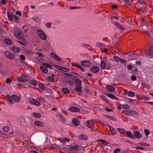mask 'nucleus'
<instances>
[{"label": "nucleus", "instance_id": "obj_20", "mask_svg": "<svg viewBox=\"0 0 153 153\" xmlns=\"http://www.w3.org/2000/svg\"><path fill=\"white\" fill-rule=\"evenodd\" d=\"M106 88L108 91L111 92H113L115 90V88L110 85H107L106 86Z\"/></svg>", "mask_w": 153, "mask_h": 153}, {"label": "nucleus", "instance_id": "obj_32", "mask_svg": "<svg viewBox=\"0 0 153 153\" xmlns=\"http://www.w3.org/2000/svg\"><path fill=\"white\" fill-rule=\"evenodd\" d=\"M97 45L101 48H103L105 47V45L100 42H97L96 43Z\"/></svg>", "mask_w": 153, "mask_h": 153}, {"label": "nucleus", "instance_id": "obj_42", "mask_svg": "<svg viewBox=\"0 0 153 153\" xmlns=\"http://www.w3.org/2000/svg\"><path fill=\"white\" fill-rule=\"evenodd\" d=\"M100 97L101 100L106 102L108 103H109V101L105 98V97L104 95H100Z\"/></svg>", "mask_w": 153, "mask_h": 153}, {"label": "nucleus", "instance_id": "obj_39", "mask_svg": "<svg viewBox=\"0 0 153 153\" xmlns=\"http://www.w3.org/2000/svg\"><path fill=\"white\" fill-rule=\"evenodd\" d=\"M100 66L102 69H104L105 68L106 64L104 61L102 60L101 61L100 63Z\"/></svg>", "mask_w": 153, "mask_h": 153}, {"label": "nucleus", "instance_id": "obj_56", "mask_svg": "<svg viewBox=\"0 0 153 153\" xmlns=\"http://www.w3.org/2000/svg\"><path fill=\"white\" fill-rule=\"evenodd\" d=\"M48 79L50 82H53L54 81V79L53 76H49L48 78Z\"/></svg>", "mask_w": 153, "mask_h": 153}, {"label": "nucleus", "instance_id": "obj_31", "mask_svg": "<svg viewBox=\"0 0 153 153\" xmlns=\"http://www.w3.org/2000/svg\"><path fill=\"white\" fill-rule=\"evenodd\" d=\"M29 84H31L34 86H36L37 85L36 81L34 80H31L29 81Z\"/></svg>", "mask_w": 153, "mask_h": 153}, {"label": "nucleus", "instance_id": "obj_36", "mask_svg": "<svg viewBox=\"0 0 153 153\" xmlns=\"http://www.w3.org/2000/svg\"><path fill=\"white\" fill-rule=\"evenodd\" d=\"M13 49V52L15 53H18L19 51L20 50L19 48H18L13 46V48H12Z\"/></svg>", "mask_w": 153, "mask_h": 153}, {"label": "nucleus", "instance_id": "obj_49", "mask_svg": "<svg viewBox=\"0 0 153 153\" xmlns=\"http://www.w3.org/2000/svg\"><path fill=\"white\" fill-rule=\"evenodd\" d=\"M61 71L64 72H68L69 71V68H65V67H62V68H60Z\"/></svg>", "mask_w": 153, "mask_h": 153}, {"label": "nucleus", "instance_id": "obj_53", "mask_svg": "<svg viewBox=\"0 0 153 153\" xmlns=\"http://www.w3.org/2000/svg\"><path fill=\"white\" fill-rule=\"evenodd\" d=\"M13 18H14V20L17 22H19V17L16 16L15 15H13Z\"/></svg>", "mask_w": 153, "mask_h": 153}, {"label": "nucleus", "instance_id": "obj_8", "mask_svg": "<svg viewBox=\"0 0 153 153\" xmlns=\"http://www.w3.org/2000/svg\"><path fill=\"white\" fill-rule=\"evenodd\" d=\"M137 97H138V99L140 100H149V97L147 96H144V95H142L139 94L137 95Z\"/></svg>", "mask_w": 153, "mask_h": 153}, {"label": "nucleus", "instance_id": "obj_47", "mask_svg": "<svg viewBox=\"0 0 153 153\" xmlns=\"http://www.w3.org/2000/svg\"><path fill=\"white\" fill-rule=\"evenodd\" d=\"M131 71L134 72L135 74H137L138 73L137 68L136 67H134L133 68Z\"/></svg>", "mask_w": 153, "mask_h": 153}, {"label": "nucleus", "instance_id": "obj_25", "mask_svg": "<svg viewBox=\"0 0 153 153\" xmlns=\"http://www.w3.org/2000/svg\"><path fill=\"white\" fill-rule=\"evenodd\" d=\"M125 133L126 134V136L129 137L131 139L134 138L133 134L130 131H125Z\"/></svg>", "mask_w": 153, "mask_h": 153}, {"label": "nucleus", "instance_id": "obj_24", "mask_svg": "<svg viewBox=\"0 0 153 153\" xmlns=\"http://www.w3.org/2000/svg\"><path fill=\"white\" fill-rule=\"evenodd\" d=\"M34 124L39 127H42L43 126V125L42 122L39 121H35L34 122Z\"/></svg>", "mask_w": 153, "mask_h": 153}, {"label": "nucleus", "instance_id": "obj_23", "mask_svg": "<svg viewBox=\"0 0 153 153\" xmlns=\"http://www.w3.org/2000/svg\"><path fill=\"white\" fill-rule=\"evenodd\" d=\"M104 116L105 117H107V118L110 120L114 121H117V119L116 118L114 117H113L112 116L107 114L104 115Z\"/></svg>", "mask_w": 153, "mask_h": 153}, {"label": "nucleus", "instance_id": "obj_9", "mask_svg": "<svg viewBox=\"0 0 153 153\" xmlns=\"http://www.w3.org/2000/svg\"><path fill=\"white\" fill-rule=\"evenodd\" d=\"M78 138L79 140L86 141L88 138V137L84 134H80L78 137Z\"/></svg>", "mask_w": 153, "mask_h": 153}, {"label": "nucleus", "instance_id": "obj_44", "mask_svg": "<svg viewBox=\"0 0 153 153\" xmlns=\"http://www.w3.org/2000/svg\"><path fill=\"white\" fill-rule=\"evenodd\" d=\"M117 28H118L121 32H123L125 30V28L124 27L121 26L120 25H119L118 26L116 27Z\"/></svg>", "mask_w": 153, "mask_h": 153}, {"label": "nucleus", "instance_id": "obj_12", "mask_svg": "<svg viewBox=\"0 0 153 153\" xmlns=\"http://www.w3.org/2000/svg\"><path fill=\"white\" fill-rule=\"evenodd\" d=\"M146 55L150 57L152 56L153 55V46L150 47L148 52L146 53Z\"/></svg>", "mask_w": 153, "mask_h": 153}, {"label": "nucleus", "instance_id": "obj_5", "mask_svg": "<svg viewBox=\"0 0 153 153\" xmlns=\"http://www.w3.org/2000/svg\"><path fill=\"white\" fill-rule=\"evenodd\" d=\"M113 58L116 61H118L121 63H124V64L126 65L127 61L125 60L120 58L116 56H114Z\"/></svg>", "mask_w": 153, "mask_h": 153}, {"label": "nucleus", "instance_id": "obj_51", "mask_svg": "<svg viewBox=\"0 0 153 153\" xmlns=\"http://www.w3.org/2000/svg\"><path fill=\"white\" fill-rule=\"evenodd\" d=\"M123 2L126 4L127 6H131V3L129 0H123Z\"/></svg>", "mask_w": 153, "mask_h": 153}, {"label": "nucleus", "instance_id": "obj_26", "mask_svg": "<svg viewBox=\"0 0 153 153\" xmlns=\"http://www.w3.org/2000/svg\"><path fill=\"white\" fill-rule=\"evenodd\" d=\"M12 97L17 102H19L20 100V97L16 95L13 94L12 95Z\"/></svg>", "mask_w": 153, "mask_h": 153}, {"label": "nucleus", "instance_id": "obj_21", "mask_svg": "<svg viewBox=\"0 0 153 153\" xmlns=\"http://www.w3.org/2000/svg\"><path fill=\"white\" fill-rule=\"evenodd\" d=\"M7 16L8 19L10 21H12L13 19V15L11 12H9L8 11L7 12Z\"/></svg>", "mask_w": 153, "mask_h": 153}, {"label": "nucleus", "instance_id": "obj_41", "mask_svg": "<svg viewBox=\"0 0 153 153\" xmlns=\"http://www.w3.org/2000/svg\"><path fill=\"white\" fill-rule=\"evenodd\" d=\"M38 85L39 87L42 90H44L46 88L45 86L42 83H39L38 84Z\"/></svg>", "mask_w": 153, "mask_h": 153}, {"label": "nucleus", "instance_id": "obj_63", "mask_svg": "<svg viewBox=\"0 0 153 153\" xmlns=\"http://www.w3.org/2000/svg\"><path fill=\"white\" fill-rule=\"evenodd\" d=\"M59 118H60V120L62 121V122H65V118H64L62 115H60L59 116Z\"/></svg>", "mask_w": 153, "mask_h": 153}, {"label": "nucleus", "instance_id": "obj_55", "mask_svg": "<svg viewBox=\"0 0 153 153\" xmlns=\"http://www.w3.org/2000/svg\"><path fill=\"white\" fill-rule=\"evenodd\" d=\"M144 132L145 133V135L146 136H148V135L150 134L149 131L147 129H145L144 130Z\"/></svg>", "mask_w": 153, "mask_h": 153}, {"label": "nucleus", "instance_id": "obj_48", "mask_svg": "<svg viewBox=\"0 0 153 153\" xmlns=\"http://www.w3.org/2000/svg\"><path fill=\"white\" fill-rule=\"evenodd\" d=\"M142 85L143 86V87L145 88L149 89V85L146 84L145 82H143L142 83Z\"/></svg>", "mask_w": 153, "mask_h": 153}, {"label": "nucleus", "instance_id": "obj_52", "mask_svg": "<svg viewBox=\"0 0 153 153\" xmlns=\"http://www.w3.org/2000/svg\"><path fill=\"white\" fill-rule=\"evenodd\" d=\"M89 122V121H87V126L89 128L91 129L92 127V125H91V124H92V123H90Z\"/></svg>", "mask_w": 153, "mask_h": 153}, {"label": "nucleus", "instance_id": "obj_62", "mask_svg": "<svg viewBox=\"0 0 153 153\" xmlns=\"http://www.w3.org/2000/svg\"><path fill=\"white\" fill-rule=\"evenodd\" d=\"M35 101V102L34 103L35 105H36L37 106H39L41 105L40 103L37 100H36Z\"/></svg>", "mask_w": 153, "mask_h": 153}, {"label": "nucleus", "instance_id": "obj_14", "mask_svg": "<svg viewBox=\"0 0 153 153\" xmlns=\"http://www.w3.org/2000/svg\"><path fill=\"white\" fill-rule=\"evenodd\" d=\"M51 56L53 58L55 59L58 61H61V59L56 54L53 53H51Z\"/></svg>", "mask_w": 153, "mask_h": 153}, {"label": "nucleus", "instance_id": "obj_59", "mask_svg": "<svg viewBox=\"0 0 153 153\" xmlns=\"http://www.w3.org/2000/svg\"><path fill=\"white\" fill-rule=\"evenodd\" d=\"M117 130L118 131L120 132L121 133H123V134H124L125 133V130L124 129H123L122 128H117Z\"/></svg>", "mask_w": 153, "mask_h": 153}, {"label": "nucleus", "instance_id": "obj_61", "mask_svg": "<svg viewBox=\"0 0 153 153\" xmlns=\"http://www.w3.org/2000/svg\"><path fill=\"white\" fill-rule=\"evenodd\" d=\"M65 75H66L67 77L69 76L71 77H72L73 79V76H75V75H73L71 74H68V73H65Z\"/></svg>", "mask_w": 153, "mask_h": 153}, {"label": "nucleus", "instance_id": "obj_40", "mask_svg": "<svg viewBox=\"0 0 153 153\" xmlns=\"http://www.w3.org/2000/svg\"><path fill=\"white\" fill-rule=\"evenodd\" d=\"M29 100V102L31 104H32L34 105L35 104L34 103L35 102V100H36L33 99V98H28Z\"/></svg>", "mask_w": 153, "mask_h": 153}, {"label": "nucleus", "instance_id": "obj_16", "mask_svg": "<svg viewBox=\"0 0 153 153\" xmlns=\"http://www.w3.org/2000/svg\"><path fill=\"white\" fill-rule=\"evenodd\" d=\"M105 94L112 99H114L116 100H119V99L117 97L112 94H107L106 92L105 93Z\"/></svg>", "mask_w": 153, "mask_h": 153}, {"label": "nucleus", "instance_id": "obj_33", "mask_svg": "<svg viewBox=\"0 0 153 153\" xmlns=\"http://www.w3.org/2000/svg\"><path fill=\"white\" fill-rule=\"evenodd\" d=\"M103 106L100 105H97L95 106V108L98 110H103Z\"/></svg>", "mask_w": 153, "mask_h": 153}, {"label": "nucleus", "instance_id": "obj_30", "mask_svg": "<svg viewBox=\"0 0 153 153\" xmlns=\"http://www.w3.org/2000/svg\"><path fill=\"white\" fill-rule=\"evenodd\" d=\"M130 116L135 117L137 115V113L134 111H130Z\"/></svg>", "mask_w": 153, "mask_h": 153}, {"label": "nucleus", "instance_id": "obj_45", "mask_svg": "<svg viewBox=\"0 0 153 153\" xmlns=\"http://www.w3.org/2000/svg\"><path fill=\"white\" fill-rule=\"evenodd\" d=\"M33 117L37 118H40L42 116L41 114L35 113H33Z\"/></svg>", "mask_w": 153, "mask_h": 153}, {"label": "nucleus", "instance_id": "obj_1", "mask_svg": "<svg viewBox=\"0 0 153 153\" xmlns=\"http://www.w3.org/2000/svg\"><path fill=\"white\" fill-rule=\"evenodd\" d=\"M36 33L39 35L40 38L43 40L47 39V37L46 34L42 30H38L36 31Z\"/></svg>", "mask_w": 153, "mask_h": 153}, {"label": "nucleus", "instance_id": "obj_6", "mask_svg": "<svg viewBox=\"0 0 153 153\" xmlns=\"http://www.w3.org/2000/svg\"><path fill=\"white\" fill-rule=\"evenodd\" d=\"M133 136L134 138H137L138 139L142 137V134H140L139 131H134L133 132Z\"/></svg>", "mask_w": 153, "mask_h": 153}, {"label": "nucleus", "instance_id": "obj_27", "mask_svg": "<svg viewBox=\"0 0 153 153\" xmlns=\"http://www.w3.org/2000/svg\"><path fill=\"white\" fill-rule=\"evenodd\" d=\"M41 70L44 73H47L48 72V70L45 68H44L42 66H41L40 67Z\"/></svg>", "mask_w": 153, "mask_h": 153}, {"label": "nucleus", "instance_id": "obj_3", "mask_svg": "<svg viewBox=\"0 0 153 153\" xmlns=\"http://www.w3.org/2000/svg\"><path fill=\"white\" fill-rule=\"evenodd\" d=\"M15 36L19 39H21L22 41L24 40V39L23 38V35L22 33L21 32L19 31H16L15 33Z\"/></svg>", "mask_w": 153, "mask_h": 153}, {"label": "nucleus", "instance_id": "obj_50", "mask_svg": "<svg viewBox=\"0 0 153 153\" xmlns=\"http://www.w3.org/2000/svg\"><path fill=\"white\" fill-rule=\"evenodd\" d=\"M122 112L124 114L126 115L129 116L130 113V111H125V110H123L122 111Z\"/></svg>", "mask_w": 153, "mask_h": 153}, {"label": "nucleus", "instance_id": "obj_15", "mask_svg": "<svg viewBox=\"0 0 153 153\" xmlns=\"http://www.w3.org/2000/svg\"><path fill=\"white\" fill-rule=\"evenodd\" d=\"M69 109L71 111L74 112H79L80 110L79 108L75 107H72L70 108Z\"/></svg>", "mask_w": 153, "mask_h": 153}, {"label": "nucleus", "instance_id": "obj_34", "mask_svg": "<svg viewBox=\"0 0 153 153\" xmlns=\"http://www.w3.org/2000/svg\"><path fill=\"white\" fill-rule=\"evenodd\" d=\"M4 42L7 44L10 45H11V41L9 39L6 38L4 40Z\"/></svg>", "mask_w": 153, "mask_h": 153}, {"label": "nucleus", "instance_id": "obj_22", "mask_svg": "<svg viewBox=\"0 0 153 153\" xmlns=\"http://www.w3.org/2000/svg\"><path fill=\"white\" fill-rule=\"evenodd\" d=\"M7 100L10 103L14 104V101L12 100V97L9 95L7 94L6 96Z\"/></svg>", "mask_w": 153, "mask_h": 153}, {"label": "nucleus", "instance_id": "obj_17", "mask_svg": "<svg viewBox=\"0 0 153 153\" xmlns=\"http://www.w3.org/2000/svg\"><path fill=\"white\" fill-rule=\"evenodd\" d=\"M71 121L72 123L76 126H79L80 124L79 120L73 118L72 120Z\"/></svg>", "mask_w": 153, "mask_h": 153}, {"label": "nucleus", "instance_id": "obj_18", "mask_svg": "<svg viewBox=\"0 0 153 153\" xmlns=\"http://www.w3.org/2000/svg\"><path fill=\"white\" fill-rule=\"evenodd\" d=\"M61 92L65 94H69L70 93V91L67 88H62Z\"/></svg>", "mask_w": 153, "mask_h": 153}, {"label": "nucleus", "instance_id": "obj_29", "mask_svg": "<svg viewBox=\"0 0 153 153\" xmlns=\"http://www.w3.org/2000/svg\"><path fill=\"white\" fill-rule=\"evenodd\" d=\"M81 85H77L75 88V90L77 92H79L82 91V87Z\"/></svg>", "mask_w": 153, "mask_h": 153}, {"label": "nucleus", "instance_id": "obj_46", "mask_svg": "<svg viewBox=\"0 0 153 153\" xmlns=\"http://www.w3.org/2000/svg\"><path fill=\"white\" fill-rule=\"evenodd\" d=\"M42 65L47 68H52L51 65L46 63H43Z\"/></svg>", "mask_w": 153, "mask_h": 153}, {"label": "nucleus", "instance_id": "obj_64", "mask_svg": "<svg viewBox=\"0 0 153 153\" xmlns=\"http://www.w3.org/2000/svg\"><path fill=\"white\" fill-rule=\"evenodd\" d=\"M51 22H49L47 23H46L45 24V26L48 28H50L51 27Z\"/></svg>", "mask_w": 153, "mask_h": 153}, {"label": "nucleus", "instance_id": "obj_7", "mask_svg": "<svg viewBox=\"0 0 153 153\" xmlns=\"http://www.w3.org/2000/svg\"><path fill=\"white\" fill-rule=\"evenodd\" d=\"M76 85H81L82 82L78 77L75 76H73V79Z\"/></svg>", "mask_w": 153, "mask_h": 153}, {"label": "nucleus", "instance_id": "obj_54", "mask_svg": "<svg viewBox=\"0 0 153 153\" xmlns=\"http://www.w3.org/2000/svg\"><path fill=\"white\" fill-rule=\"evenodd\" d=\"M139 22L142 23L143 25H145L146 24L145 20L144 18H142L140 19L139 20Z\"/></svg>", "mask_w": 153, "mask_h": 153}, {"label": "nucleus", "instance_id": "obj_19", "mask_svg": "<svg viewBox=\"0 0 153 153\" xmlns=\"http://www.w3.org/2000/svg\"><path fill=\"white\" fill-rule=\"evenodd\" d=\"M17 80L19 82H26L28 81V79L24 77H19L17 78Z\"/></svg>", "mask_w": 153, "mask_h": 153}, {"label": "nucleus", "instance_id": "obj_2", "mask_svg": "<svg viewBox=\"0 0 153 153\" xmlns=\"http://www.w3.org/2000/svg\"><path fill=\"white\" fill-rule=\"evenodd\" d=\"M67 146L70 147L69 149H70L71 152H73V151H76L77 150L79 147V146L75 143H74L73 144Z\"/></svg>", "mask_w": 153, "mask_h": 153}, {"label": "nucleus", "instance_id": "obj_60", "mask_svg": "<svg viewBox=\"0 0 153 153\" xmlns=\"http://www.w3.org/2000/svg\"><path fill=\"white\" fill-rule=\"evenodd\" d=\"M6 83L9 84L11 82L12 80L10 78H7L6 79Z\"/></svg>", "mask_w": 153, "mask_h": 153}, {"label": "nucleus", "instance_id": "obj_28", "mask_svg": "<svg viewBox=\"0 0 153 153\" xmlns=\"http://www.w3.org/2000/svg\"><path fill=\"white\" fill-rule=\"evenodd\" d=\"M66 83H67L70 87L73 86L74 85V82L73 81L70 80H67L66 82Z\"/></svg>", "mask_w": 153, "mask_h": 153}, {"label": "nucleus", "instance_id": "obj_38", "mask_svg": "<svg viewBox=\"0 0 153 153\" xmlns=\"http://www.w3.org/2000/svg\"><path fill=\"white\" fill-rule=\"evenodd\" d=\"M122 107L125 109H129L130 108V106L127 104H125L124 105H122Z\"/></svg>", "mask_w": 153, "mask_h": 153}, {"label": "nucleus", "instance_id": "obj_58", "mask_svg": "<svg viewBox=\"0 0 153 153\" xmlns=\"http://www.w3.org/2000/svg\"><path fill=\"white\" fill-rule=\"evenodd\" d=\"M138 145H140L143 146H150V145L149 144L145 143H138Z\"/></svg>", "mask_w": 153, "mask_h": 153}, {"label": "nucleus", "instance_id": "obj_4", "mask_svg": "<svg viewBox=\"0 0 153 153\" xmlns=\"http://www.w3.org/2000/svg\"><path fill=\"white\" fill-rule=\"evenodd\" d=\"M4 55L5 56L11 59H14L15 55H14L11 53H10L7 51H5L4 52Z\"/></svg>", "mask_w": 153, "mask_h": 153}, {"label": "nucleus", "instance_id": "obj_11", "mask_svg": "<svg viewBox=\"0 0 153 153\" xmlns=\"http://www.w3.org/2000/svg\"><path fill=\"white\" fill-rule=\"evenodd\" d=\"M91 62L88 61H84L81 63V65L83 67H89L91 65Z\"/></svg>", "mask_w": 153, "mask_h": 153}, {"label": "nucleus", "instance_id": "obj_13", "mask_svg": "<svg viewBox=\"0 0 153 153\" xmlns=\"http://www.w3.org/2000/svg\"><path fill=\"white\" fill-rule=\"evenodd\" d=\"M90 70L92 73H96L98 72L99 69L97 66H94L91 68Z\"/></svg>", "mask_w": 153, "mask_h": 153}, {"label": "nucleus", "instance_id": "obj_35", "mask_svg": "<svg viewBox=\"0 0 153 153\" xmlns=\"http://www.w3.org/2000/svg\"><path fill=\"white\" fill-rule=\"evenodd\" d=\"M137 3L141 5L146 4L147 2L144 0H138Z\"/></svg>", "mask_w": 153, "mask_h": 153}, {"label": "nucleus", "instance_id": "obj_43", "mask_svg": "<svg viewBox=\"0 0 153 153\" xmlns=\"http://www.w3.org/2000/svg\"><path fill=\"white\" fill-rule=\"evenodd\" d=\"M128 96L130 97H133L135 96V93L131 91H129L127 93Z\"/></svg>", "mask_w": 153, "mask_h": 153}, {"label": "nucleus", "instance_id": "obj_37", "mask_svg": "<svg viewBox=\"0 0 153 153\" xmlns=\"http://www.w3.org/2000/svg\"><path fill=\"white\" fill-rule=\"evenodd\" d=\"M138 11H140L143 13L146 12V10L144 7H139L137 9Z\"/></svg>", "mask_w": 153, "mask_h": 153}, {"label": "nucleus", "instance_id": "obj_10", "mask_svg": "<svg viewBox=\"0 0 153 153\" xmlns=\"http://www.w3.org/2000/svg\"><path fill=\"white\" fill-rule=\"evenodd\" d=\"M57 140L60 141L62 143H64L66 142H69L70 141V139L67 137H64V138H58Z\"/></svg>", "mask_w": 153, "mask_h": 153}, {"label": "nucleus", "instance_id": "obj_57", "mask_svg": "<svg viewBox=\"0 0 153 153\" xmlns=\"http://www.w3.org/2000/svg\"><path fill=\"white\" fill-rule=\"evenodd\" d=\"M121 152V150L119 148H117L114 149L113 153H119Z\"/></svg>", "mask_w": 153, "mask_h": 153}]
</instances>
